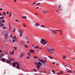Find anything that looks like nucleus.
Instances as JSON below:
<instances>
[{
    "instance_id": "nucleus-1",
    "label": "nucleus",
    "mask_w": 75,
    "mask_h": 75,
    "mask_svg": "<svg viewBox=\"0 0 75 75\" xmlns=\"http://www.w3.org/2000/svg\"><path fill=\"white\" fill-rule=\"evenodd\" d=\"M2 33L3 34L5 37V39L4 40V42L5 43H7V37H8V33L7 32V31H2Z\"/></svg>"
},
{
    "instance_id": "nucleus-63",
    "label": "nucleus",
    "mask_w": 75,
    "mask_h": 75,
    "mask_svg": "<svg viewBox=\"0 0 75 75\" xmlns=\"http://www.w3.org/2000/svg\"><path fill=\"white\" fill-rule=\"evenodd\" d=\"M14 2H16L17 1V0H14Z\"/></svg>"
},
{
    "instance_id": "nucleus-12",
    "label": "nucleus",
    "mask_w": 75,
    "mask_h": 75,
    "mask_svg": "<svg viewBox=\"0 0 75 75\" xmlns=\"http://www.w3.org/2000/svg\"><path fill=\"white\" fill-rule=\"evenodd\" d=\"M49 30L51 31L52 33L53 34H54V35H55V34H57V33L56 32H55V31L52 30L51 29H49Z\"/></svg>"
},
{
    "instance_id": "nucleus-6",
    "label": "nucleus",
    "mask_w": 75,
    "mask_h": 75,
    "mask_svg": "<svg viewBox=\"0 0 75 75\" xmlns=\"http://www.w3.org/2000/svg\"><path fill=\"white\" fill-rule=\"evenodd\" d=\"M38 61H39V62H40L42 63H44L45 62H47V60H43L42 59H38Z\"/></svg>"
},
{
    "instance_id": "nucleus-43",
    "label": "nucleus",
    "mask_w": 75,
    "mask_h": 75,
    "mask_svg": "<svg viewBox=\"0 0 75 75\" xmlns=\"http://www.w3.org/2000/svg\"><path fill=\"white\" fill-rule=\"evenodd\" d=\"M44 59H45L47 60V58L46 57H44Z\"/></svg>"
},
{
    "instance_id": "nucleus-32",
    "label": "nucleus",
    "mask_w": 75,
    "mask_h": 75,
    "mask_svg": "<svg viewBox=\"0 0 75 75\" xmlns=\"http://www.w3.org/2000/svg\"><path fill=\"white\" fill-rule=\"evenodd\" d=\"M27 55H29V57H31V55H30V54L29 53H28L27 54Z\"/></svg>"
},
{
    "instance_id": "nucleus-35",
    "label": "nucleus",
    "mask_w": 75,
    "mask_h": 75,
    "mask_svg": "<svg viewBox=\"0 0 75 75\" xmlns=\"http://www.w3.org/2000/svg\"><path fill=\"white\" fill-rule=\"evenodd\" d=\"M63 59H65V58H66V57L64 56H63Z\"/></svg>"
},
{
    "instance_id": "nucleus-59",
    "label": "nucleus",
    "mask_w": 75,
    "mask_h": 75,
    "mask_svg": "<svg viewBox=\"0 0 75 75\" xmlns=\"http://www.w3.org/2000/svg\"><path fill=\"white\" fill-rule=\"evenodd\" d=\"M9 61H10V62H12V60H11V59H10Z\"/></svg>"
},
{
    "instance_id": "nucleus-52",
    "label": "nucleus",
    "mask_w": 75,
    "mask_h": 75,
    "mask_svg": "<svg viewBox=\"0 0 75 75\" xmlns=\"http://www.w3.org/2000/svg\"><path fill=\"white\" fill-rule=\"evenodd\" d=\"M44 13H47V11H45V12H44V11H42Z\"/></svg>"
},
{
    "instance_id": "nucleus-50",
    "label": "nucleus",
    "mask_w": 75,
    "mask_h": 75,
    "mask_svg": "<svg viewBox=\"0 0 75 75\" xmlns=\"http://www.w3.org/2000/svg\"><path fill=\"white\" fill-rule=\"evenodd\" d=\"M6 14H9V13H8V12H7Z\"/></svg>"
},
{
    "instance_id": "nucleus-22",
    "label": "nucleus",
    "mask_w": 75,
    "mask_h": 75,
    "mask_svg": "<svg viewBox=\"0 0 75 75\" xmlns=\"http://www.w3.org/2000/svg\"><path fill=\"white\" fill-rule=\"evenodd\" d=\"M22 18H23L24 19H25L27 18V17L25 16H23L22 17Z\"/></svg>"
},
{
    "instance_id": "nucleus-14",
    "label": "nucleus",
    "mask_w": 75,
    "mask_h": 75,
    "mask_svg": "<svg viewBox=\"0 0 75 75\" xmlns=\"http://www.w3.org/2000/svg\"><path fill=\"white\" fill-rule=\"evenodd\" d=\"M35 26L36 27H39V26L40 25V24L38 23H36L35 24Z\"/></svg>"
},
{
    "instance_id": "nucleus-56",
    "label": "nucleus",
    "mask_w": 75,
    "mask_h": 75,
    "mask_svg": "<svg viewBox=\"0 0 75 75\" xmlns=\"http://www.w3.org/2000/svg\"><path fill=\"white\" fill-rule=\"evenodd\" d=\"M2 14L1 13H0V16H2Z\"/></svg>"
},
{
    "instance_id": "nucleus-64",
    "label": "nucleus",
    "mask_w": 75,
    "mask_h": 75,
    "mask_svg": "<svg viewBox=\"0 0 75 75\" xmlns=\"http://www.w3.org/2000/svg\"><path fill=\"white\" fill-rule=\"evenodd\" d=\"M2 53H1L0 54V55H1V56H2Z\"/></svg>"
},
{
    "instance_id": "nucleus-34",
    "label": "nucleus",
    "mask_w": 75,
    "mask_h": 75,
    "mask_svg": "<svg viewBox=\"0 0 75 75\" xmlns=\"http://www.w3.org/2000/svg\"><path fill=\"white\" fill-rule=\"evenodd\" d=\"M62 73H63V72H59V73H58V74L59 75H60V74H62Z\"/></svg>"
},
{
    "instance_id": "nucleus-62",
    "label": "nucleus",
    "mask_w": 75,
    "mask_h": 75,
    "mask_svg": "<svg viewBox=\"0 0 75 75\" xmlns=\"http://www.w3.org/2000/svg\"><path fill=\"white\" fill-rule=\"evenodd\" d=\"M39 8V7H38L36 8V9H37V8Z\"/></svg>"
},
{
    "instance_id": "nucleus-49",
    "label": "nucleus",
    "mask_w": 75,
    "mask_h": 75,
    "mask_svg": "<svg viewBox=\"0 0 75 75\" xmlns=\"http://www.w3.org/2000/svg\"><path fill=\"white\" fill-rule=\"evenodd\" d=\"M23 71H24V72H30V71H25L24 70Z\"/></svg>"
},
{
    "instance_id": "nucleus-5",
    "label": "nucleus",
    "mask_w": 75,
    "mask_h": 75,
    "mask_svg": "<svg viewBox=\"0 0 75 75\" xmlns=\"http://www.w3.org/2000/svg\"><path fill=\"white\" fill-rule=\"evenodd\" d=\"M47 51H48L50 53H52V51H55V50L53 49H50L49 48H47Z\"/></svg>"
},
{
    "instance_id": "nucleus-16",
    "label": "nucleus",
    "mask_w": 75,
    "mask_h": 75,
    "mask_svg": "<svg viewBox=\"0 0 75 75\" xmlns=\"http://www.w3.org/2000/svg\"><path fill=\"white\" fill-rule=\"evenodd\" d=\"M20 44L21 45H24L25 43L23 40H21L20 42Z\"/></svg>"
},
{
    "instance_id": "nucleus-40",
    "label": "nucleus",
    "mask_w": 75,
    "mask_h": 75,
    "mask_svg": "<svg viewBox=\"0 0 75 75\" xmlns=\"http://www.w3.org/2000/svg\"><path fill=\"white\" fill-rule=\"evenodd\" d=\"M23 26L24 27H26V26L25 25V24H23Z\"/></svg>"
},
{
    "instance_id": "nucleus-53",
    "label": "nucleus",
    "mask_w": 75,
    "mask_h": 75,
    "mask_svg": "<svg viewBox=\"0 0 75 75\" xmlns=\"http://www.w3.org/2000/svg\"><path fill=\"white\" fill-rule=\"evenodd\" d=\"M36 3H35V2L33 3V5H34V4H35Z\"/></svg>"
},
{
    "instance_id": "nucleus-25",
    "label": "nucleus",
    "mask_w": 75,
    "mask_h": 75,
    "mask_svg": "<svg viewBox=\"0 0 75 75\" xmlns=\"http://www.w3.org/2000/svg\"><path fill=\"white\" fill-rule=\"evenodd\" d=\"M3 25H4V24H3V23H2L0 25V27H3Z\"/></svg>"
},
{
    "instance_id": "nucleus-41",
    "label": "nucleus",
    "mask_w": 75,
    "mask_h": 75,
    "mask_svg": "<svg viewBox=\"0 0 75 75\" xmlns=\"http://www.w3.org/2000/svg\"><path fill=\"white\" fill-rule=\"evenodd\" d=\"M33 71H35V72H37V71H36V69H33Z\"/></svg>"
},
{
    "instance_id": "nucleus-18",
    "label": "nucleus",
    "mask_w": 75,
    "mask_h": 75,
    "mask_svg": "<svg viewBox=\"0 0 75 75\" xmlns=\"http://www.w3.org/2000/svg\"><path fill=\"white\" fill-rule=\"evenodd\" d=\"M15 41H16V42H17V40H16V39H15V40L14 39H13L12 40V42L13 43L14 42H15Z\"/></svg>"
},
{
    "instance_id": "nucleus-30",
    "label": "nucleus",
    "mask_w": 75,
    "mask_h": 75,
    "mask_svg": "<svg viewBox=\"0 0 75 75\" xmlns=\"http://www.w3.org/2000/svg\"><path fill=\"white\" fill-rule=\"evenodd\" d=\"M16 28H14L13 29V33H14V32L16 31Z\"/></svg>"
},
{
    "instance_id": "nucleus-24",
    "label": "nucleus",
    "mask_w": 75,
    "mask_h": 75,
    "mask_svg": "<svg viewBox=\"0 0 75 75\" xmlns=\"http://www.w3.org/2000/svg\"><path fill=\"white\" fill-rule=\"evenodd\" d=\"M6 63H7L8 64H11V62H10V61H7L6 62Z\"/></svg>"
},
{
    "instance_id": "nucleus-29",
    "label": "nucleus",
    "mask_w": 75,
    "mask_h": 75,
    "mask_svg": "<svg viewBox=\"0 0 75 75\" xmlns=\"http://www.w3.org/2000/svg\"><path fill=\"white\" fill-rule=\"evenodd\" d=\"M11 14H12L11 13H10L9 15V17H11Z\"/></svg>"
},
{
    "instance_id": "nucleus-46",
    "label": "nucleus",
    "mask_w": 75,
    "mask_h": 75,
    "mask_svg": "<svg viewBox=\"0 0 75 75\" xmlns=\"http://www.w3.org/2000/svg\"><path fill=\"white\" fill-rule=\"evenodd\" d=\"M3 28H4V29H6V27H3Z\"/></svg>"
},
{
    "instance_id": "nucleus-61",
    "label": "nucleus",
    "mask_w": 75,
    "mask_h": 75,
    "mask_svg": "<svg viewBox=\"0 0 75 75\" xmlns=\"http://www.w3.org/2000/svg\"><path fill=\"white\" fill-rule=\"evenodd\" d=\"M4 55V54L3 55H2L1 56V57H4V55Z\"/></svg>"
},
{
    "instance_id": "nucleus-9",
    "label": "nucleus",
    "mask_w": 75,
    "mask_h": 75,
    "mask_svg": "<svg viewBox=\"0 0 75 75\" xmlns=\"http://www.w3.org/2000/svg\"><path fill=\"white\" fill-rule=\"evenodd\" d=\"M29 52L30 54H31L32 53L34 54V50L31 49H30L29 50Z\"/></svg>"
},
{
    "instance_id": "nucleus-42",
    "label": "nucleus",
    "mask_w": 75,
    "mask_h": 75,
    "mask_svg": "<svg viewBox=\"0 0 75 75\" xmlns=\"http://www.w3.org/2000/svg\"><path fill=\"white\" fill-rule=\"evenodd\" d=\"M11 28H9V30L10 32V31H11Z\"/></svg>"
},
{
    "instance_id": "nucleus-36",
    "label": "nucleus",
    "mask_w": 75,
    "mask_h": 75,
    "mask_svg": "<svg viewBox=\"0 0 75 75\" xmlns=\"http://www.w3.org/2000/svg\"><path fill=\"white\" fill-rule=\"evenodd\" d=\"M1 21L2 23H4L5 22V21L4 20H2V21Z\"/></svg>"
},
{
    "instance_id": "nucleus-13",
    "label": "nucleus",
    "mask_w": 75,
    "mask_h": 75,
    "mask_svg": "<svg viewBox=\"0 0 75 75\" xmlns=\"http://www.w3.org/2000/svg\"><path fill=\"white\" fill-rule=\"evenodd\" d=\"M2 60H0V61L3 62H6V61H7V60L4 58H2Z\"/></svg>"
},
{
    "instance_id": "nucleus-3",
    "label": "nucleus",
    "mask_w": 75,
    "mask_h": 75,
    "mask_svg": "<svg viewBox=\"0 0 75 75\" xmlns=\"http://www.w3.org/2000/svg\"><path fill=\"white\" fill-rule=\"evenodd\" d=\"M35 65H36V67L38 69V70H40V68H41V66H40V65L42 66V64H41V63L40 62H35Z\"/></svg>"
},
{
    "instance_id": "nucleus-8",
    "label": "nucleus",
    "mask_w": 75,
    "mask_h": 75,
    "mask_svg": "<svg viewBox=\"0 0 75 75\" xmlns=\"http://www.w3.org/2000/svg\"><path fill=\"white\" fill-rule=\"evenodd\" d=\"M59 10L60 11L61 10H63V7L61 6V5H60L59 7Z\"/></svg>"
},
{
    "instance_id": "nucleus-60",
    "label": "nucleus",
    "mask_w": 75,
    "mask_h": 75,
    "mask_svg": "<svg viewBox=\"0 0 75 75\" xmlns=\"http://www.w3.org/2000/svg\"><path fill=\"white\" fill-rule=\"evenodd\" d=\"M55 64V62H54L53 63V64Z\"/></svg>"
},
{
    "instance_id": "nucleus-39",
    "label": "nucleus",
    "mask_w": 75,
    "mask_h": 75,
    "mask_svg": "<svg viewBox=\"0 0 75 75\" xmlns=\"http://www.w3.org/2000/svg\"><path fill=\"white\" fill-rule=\"evenodd\" d=\"M15 21H16V22H17V23H20V22L18 21V20H15Z\"/></svg>"
},
{
    "instance_id": "nucleus-4",
    "label": "nucleus",
    "mask_w": 75,
    "mask_h": 75,
    "mask_svg": "<svg viewBox=\"0 0 75 75\" xmlns=\"http://www.w3.org/2000/svg\"><path fill=\"white\" fill-rule=\"evenodd\" d=\"M41 41H40V42L41 44H43V45H45V44L48 42V41L47 40H46L45 39H43L42 38L41 39Z\"/></svg>"
},
{
    "instance_id": "nucleus-17",
    "label": "nucleus",
    "mask_w": 75,
    "mask_h": 75,
    "mask_svg": "<svg viewBox=\"0 0 75 75\" xmlns=\"http://www.w3.org/2000/svg\"><path fill=\"white\" fill-rule=\"evenodd\" d=\"M23 32H22L20 33V36L21 37H23V35L22 34H23Z\"/></svg>"
},
{
    "instance_id": "nucleus-48",
    "label": "nucleus",
    "mask_w": 75,
    "mask_h": 75,
    "mask_svg": "<svg viewBox=\"0 0 75 75\" xmlns=\"http://www.w3.org/2000/svg\"><path fill=\"white\" fill-rule=\"evenodd\" d=\"M26 58L28 59H30V57H28V56H27Z\"/></svg>"
},
{
    "instance_id": "nucleus-47",
    "label": "nucleus",
    "mask_w": 75,
    "mask_h": 75,
    "mask_svg": "<svg viewBox=\"0 0 75 75\" xmlns=\"http://www.w3.org/2000/svg\"><path fill=\"white\" fill-rule=\"evenodd\" d=\"M42 65H44V64H45L46 63L45 62L44 63H42Z\"/></svg>"
},
{
    "instance_id": "nucleus-7",
    "label": "nucleus",
    "mask_w": 75,
    "mask_h": 75,
    "mask_svg": "<svg viewBox=\"0 0 75 75\" xmlns=\"http://www.w3.org/2000/svg\"><path fill=\"white\" fill-rule=\"evenodd\" d=\"M66 69L67 72L69 73H70V74H73V72L70 69H68L66 68Z\"/></svg>"
},
{
    "instance_id": "nucleus-33",
    "label": "nucleus",
    "mask_w": 75,
    "mask_h": 75,
    "mask_svg": "<svg viewBox=\"0 0 75 75\" xmlns=\"http://www.w3.org/2000/svg\"><path fill=\"white\" fill-rule=\"evenodd\" d=\"M25 47H26V48H28V47L27 46V45H25Z\"/></svg>"
},
{
    "instance_id": "nucleus-44",
    "label": "nucleus",
    "mask_w": 75,
    "mask_h": 75,
    "mask_svg": "<svg viewBox=\"0 0 75 75\" xmlns=\"http://www.w3.org/2000/svg\"><path fill=\"white\" fill-rule=\"evenodd\" d=\"M48 57H49V58H50V59H52V57H51L50 56H48Z\"/></svg>"
},
{
    "instance_id": "nucleus-37",
    "label": "nucleus",
    "mask_w": 75,
    "mask_h": 75,
    "mask_svg": "<svg viewBox=\"0 0 75 75\" xmlns=\"http://www.w3.org/2000/svg\"><path fill=\"white\" fill-rule=\"evenodd\" d=\"M14 48L15 50H17V47H13Z\"/></svg>"
},
{
    "instance_id": "nucleus-2",
    "label": "nucleus",
    "mask_w": 75,
    "mask_h": 75,
    "mask_svg": "<svg viewBox=\"0 0 75 75\" xmlns=\"http://www.w3.org/2000/svg\"><path fill=\"white\" fill-rule=\"evenodd\" d=\"M12 64H13V67H16V65H17L16 66V69H20V65L19 64V63L18 62H14L13 63H12Z\"/></svg>"
},
{
    "instance_id": "nucleus-15",
    "label": "nucleus",
    "mask_w": 75,
    "mask_h": 75,
    "mask_svg": "<svg viewBox=\"0 0 75 75\" xmlns=\"http://www.w3.org/2000/svg\"><path fill=\"white\" fill-rule=\"evenodd\" d=\"M14 50H13L12 51V52H9L10 54L11 55H14Z\"/></svg>"
},
{
    "instance_id": "nucleus-27",
    "label": "nucleus",
    "mask_w": 75,
    "mask_h": 75,
    "mask_svg": "<svg viewBox=\"0 0 75 75\" xmlns=\"http://www.w3.org/2000/svg\"><path fill=\"white\" fill-rule=\"evenodd\" d=\"M34 48L36 49V48H39L38 46H36V47H34Z\"/></svg>"
},
{
    "instance_id": "nucleus-31",
    "label": "nucleus",
    "mask_w": 75,
    "mask_h": 75,
    "mask_svg": "<svg viewBox=\"0 0 75 75\" xmlns=\"http://www.w3.org/2000/svg\"><path fill=\"white\" fill-rule=\"evenodd\" d=\"M3 14H4V15H5V16L6 15V12H4L3 13Z\"/></svg>"
},
{
    "instance_id": "nucleus-58",
    "label": "nucleus",
    "mask_w": 75,
    "mask_h": 75,
    "mask_svg": "<svg viewBox=\"0 0 75 75\" xmlns=\"http://www.w3.org/2000/svg\"><path fill=\"white\" fill-rule=\"evenodd\" d=\"M12 37H13V36H12V35H11L10 36V38H12Z\"/></svg>"
},
{
    "instance_id": "nucleus-20",
    "label": "nucleus",
    "mask_w": 75,
    "mask_h": 75,
    "mask_svg": "<svg viewBox=\"0 0 75 75\" xmlns=\"http://www.w3.org/2000/svg\"><path fill=\"white\" fill-rule=\"evenodd\" d=\"M4 18V17L3 16H2L1 17H0V20H3Z\"/></svg>"
},
{
    "instance_id": "nucleus-11",
    "label": "nucleus",
    "mask_w": 75,
    "mask_h": 75,
    "mask_svg": "<svg viewBox=\"0 0 75 75\" xmlns=\"http://www.w3.org/2000/svg\"><path fill=\"white\" fill-rule=\"evenodd\" d=\"M59 31V32H60V35H62V34H63V33H62V30H54V31Z\"/></svg>"
},
{
    "instance_id": "nucleus-45",
    "label": "nucleus",
    "mask_w": 75,
    "mask_h": 75,
    "mask_svg": "<svg viewBox=\"0 0 75 75\" xmlns=\"http://www.w3.org/2000/svg\"><path fill=\"white\" fill-rule=\"evenodd\" d=\"M34 58H37V59H38V57H36L35 56H34Z\"/></svg>"
},
{
    "instance_id": "nucleus-55",
    "label": "nucleus",
    "mask_w": 75,
    "mask_h": 75,
    "mask_svg": "<svg viewBox=\"0 0 75 75\" xmlns=\"http://www.w3.org/2000/svg\"><path fill=\"white\" fill-rule=\"evenodd\" d=\"M56 12L57 13H58L59 12V11H58V10H57L56 11Z\"/></svg>"
},
{
    "instance_id": "nucleus-10",
    "label": "nucleus",
    "mask_w": 75,
    "mask_h": 75,
    "mask_svg": "<svg viewBox=\"0 0 75 75\" xmlns=\"http://www.w3.org/2000/svg\"><path fill=\"white\" fill-rule=\"evenodd\" d=\"M24 56V54L23 53H21L19 55L20 58H22V57H23Z\"/></svg>"
},
{
    "instance_id": "nucleus-19",
    "label": "nucleus",
    "mask_w": 75,
    "mask_h": 75,
    "mask_svg": "<svg viewBox=\"0 0 75 75\" xmlns=\"http://www.w3.org/2000/svg\"><path fill=\"white\" fill-rule=\"evenodd\" d=\"M40 27H42V28H45V26H44V25H41L40 26Z\"/></svg>"
},
{
    "instance_id": "nucleus-21",
    "label": "nucleus",
    "mask_w": 75,
    "mask_h": 75,
    "mask_svg": "<svg viewBox=\"0 0 75 75\" xmlns=\"http://www.w3.org/2000/svg\"><path fill=\"white\" fill-rule=\"evenodd\" d=\"M18 32H19V33H22V32H23V30H18Z\"/></svg>"
},
{
    "instance_id": "nucleus-23",
    "label": "nucleus",
    "mask_w": 75,
    "mask_h": 75,
    "mask_svg": "<svg viewBox=\"0 0 75 75\" xmlns=\"http://www.w3.org/2000/svg\"><path fill=\"white\" fill-rule=\"evenodd\" d=\"M4 55H8V52H6L4 54Z\"/></svg>"
},
{
    "instance_id": "nucleus-57",
    "label": "nucleus",
    "mask_w": 75,
    "mask_h": 75,
    "mask_svg": "<svg viewBox=\"0 0 75 75\" xmlns=\"http://www.w3.org/2000/svg\"><path fill=\"white\" fill-rule=\"evenodd\" d=\"M52 72H53V73H54V72H55V71H54V70H52Z\"/></svg>"
},
{
    "instance_id": "nucleus-51",
    "label": "nucleus",
    "mask_w": 75,
    "mask_h": 75,
    "mask_svg": "<svg viewBox=\"0 0 75 75\" xmlns=\"http://www.w3.org/2000/svg\"><path fill=\"white\" fill-rule=\"evenodd\" d=\"M2 23V22L1 21H0V25Z\"/></svg>"
},
{
    "instance_id": "nucleus-54",
    "label": "nucleus",
    "mask_w": 75,
    "mask_h": 75,
    "mask_svg": "<svg viewBox=\"0 0 75 75\" xmlns=\"http://www.w3.org/2000/svg\"><path fill=\"white\" fill-rule=\"evenodd\" d=\"M1 10H3V8H0V11H1Z\"/></svg>"
},
{
    "instance_id": "nucleus-28",
    "label": "nucleus",
    "mask_w": 75,
    "mask_h": 75,
    "mask_svg": "<svg viewBox=\"0 0 75 75\" xmlns=\"http://www.w3.org/2000/svg\"><path fill=\"white\" fill-rule=\"evenodd\" d=\"M26 41H28V40H29V39H28V37H27V36H26Z\"/></svg>"
},
{
    "instance_id": "nucleus-38",
    "label": "nucleus",
    "mask_w": 75,
    "mask_h": 75,
    "mask_svg": "<svg viewBox=\"0 0 75 75\" xmlns=\"http://www.w3.org/2000/svg\"><path fill=\"white\" fill-rule=\"evenodd\" d=\"M36 5H39V4H41V3H39L37 4H36Z\"/></svg>"
},
{
    "instance_id": "nucleus-26",
    "label": "nucleus",
    "mask_w": 75,
    "mask_h": 75,
    "mask_svg": "<svg viewBox=\"0 0 75 75\" xmlns=\"http://www.w3.org/2000/svg\"><path fill=\"white\" fill-rule=\"evenodd\" d=\"M12 39H14V38H15V39H16V36H14V37H12Z\"/></svg>"
}]
</instances>
